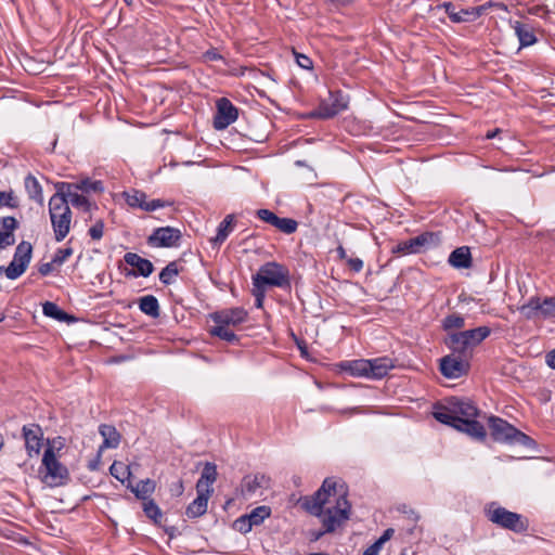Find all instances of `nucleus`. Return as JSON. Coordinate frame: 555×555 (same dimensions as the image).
<instances>
[{"mask_svg": "<svg viewBox=\"0 0 555 555\" xmlns=\"http://www.w3.org/2000/svg\"><path fill=\"white\" fill-rule=\"evenodd\" d=\"M480 415L481 411L472 400L455 396L446 398L443 403H436L433 412L439 423L466 434L475 441L485 442L487 430L477 420Z\"/></svg>", "mask_w": 555, "mask_h": 555, "instance_id": "nucleus-1", "label": "nucleus"}, {"mask_svg": "<svg viewBox=\"0 0 555 555\" xmlns=\"http://www.w3.org/2000/svg\"><path fill=\"white\" fill-rule=\"evenodd\" d=\"M56 190L49 201V215L56 242H62L70 230L72 210L65 192L54 184Z\"/></svg>", "mask_w": 555, "mask_h": 555, "instance_id": "nucleus-2", "label": "nucleus"}, {"mask_svg": "<svg viewBox=\"0 0 555 555\" xmlns=\"http://www.w3.org/2000/svg\"><path fill=\"white\" fill-rule=\"evenodd\" d=\"M487 519L498 527L515 533H525L529 529V520L521 514L501 506L498 502H490L485 507Z\"/></svg>", "mask_w": 555, "mask_h": 555, "instance_id": "nucleus-3", "label": "nucleus"}, {"mask_svg": "<svg viewBox=\"0 0 555 555\" xmlns=\"http://www.w3.org/2000/svg\"><path fill=\"white\" fill-rule=\"evenodd\" d=\"M251 281L253 284L263 286L266 289L269 286L291 289L292 286L288 269L275 261L263 263L258 272L253 275Z\"/></svg>", "mask_w": 555, "mask_h": 555, "instance_id": "nucleus-4", "label": "nucleus"}, {"mask_svg": "<svg viewBox=\"0 0 555 555\" xmlns=\"http://www.w3.org/2000/svg\"><path fill=\"white\" fill-rule=\"evenodd\" d=\"M349 95L341 90H330L328 98L322 99L319 105L308 113V117L312 119H331L348 109Z\"/></svg>", "mask_w": 555, "mask_h": 555, "instance_id": "nucleus-5", "label": "nucleus"}, {"mask_svg": "<svg viewBox=\"0 0 555 555\" xmlns=\"http://www.w3.org/2000/svg\"><path fill=\"white\" fill-rule=\"evenodd\" d=\"M44 472L43 481L51 487L64 486L69 480V472L55 455L53 447L49 446L42 456V464L39 470Z\"/></svg>", "mask_w": 555, "mask_h": 555, "instance_id": "nucleus-6", "label": "nucleus"}, {"mask_svg": "<svg viewBox=\"0 0 555 555\" xmlns=\"http://www.w3.org/2000/svg\"><path fill=\"white\" fill-rule=\"evenodd\" d=\"M336 486L337 482L334 478H325L321 487L312 495L302 498V508L315 517H321L324 505L328 502L331 494L336 492Z\"/></svg>", "mask_w": 555, "mask_h": 555, "instance_id": "nucleus-7", "label": "nucleus"}, {"mask_svg": "<svg viewBox=\"0 0 555 555\" xmlns=\"http://www.w3.org/2000/svg\"><path fill=\"white\" fill-rule=\"evenodd\" d=\"M351 504L347 499V494L343 493L336 500V504L328 507L320 517L322 525L328 533L334 532L338 527L350 518Z\"/></svg>", "mask_w": 555, "mask_h": 555, "instance_id": "nucleus-8", "label": "nucleus"}, {"mask_svg": "<svg viewBox=\"0 0 555 555\" xmlns=\"http://www.w3.org/2000/svg\"><path fill=\"white\" fill-rule=\"evenodd\" d=\"M440 242L439 233L437 232H423L417 236L411 237L406 241L398 243L392 247L393 254H420L431 246L438 245Z\"/></svg>", "mask_w": 555, "mask_h": 555, "instance_id": "nucleus-9", "label": "nucleus"}, {"mask_svg": "<svg viewBox=\"0 0 555 555\" xmlns=\"http://www.w3.org/2000/svg\"><path fill=\"white\" fill-rule=\"evenodd\" d=\"M127 205L134 209H141L143 211H155L159 208L170 207L175 204L173 201L155 198L147 201L145 192L138 189H130L121 193Z\"/></svg>", "mask_w": 555, "mask_h": 555, "instance_id": "nucleus-10", "label": "nucleus"}, {"mask_svg": "<svg viewBox=\"0 0 555 555\" xmlns=\"http://www.w3.org/2000/svg\"><path fill=\"white\" fill-rule=\"evenodd\" d=\"M519 311L527 320L539 315L543 319L555 318V296L545 297L543 300L539 296H532L519 307Z\"/></svg>", "mask_w": 555, "mask_h": 555, "instance_id": "nucleus-11", "label": "nucleus"}, {"mask_svg": "<svg viewBox=\"0 0 555 555\" xmlns=\"http://www.w3.org/2000/svg\"><path fill=\"white\" fill-rule=\"evenodd\" d=\"M31 254L33 246L29 242L23 241L16 246L12 261L4 268L9 280H16L26 271L31 260Z\"/></svg>", "mask_w": 555, "mask_h": 555, "instance_id": "nucleus-12", "label": "nucleus"}, {"mask_svg": "<svg viewBox=\"0 0 555 555\" xmlns=\"http://www.w3.org/2000/svg\"><path fill=\"white\" fill-rule=\"evenodd\" d=\"M181 240V230L167 225L154 229L147 236L146 243L154 248H172L179 247Z\"/></svg>", "mask_w": 555, "mask_h": 555, "instance_id": "nucleus-13", "label": "nucleus"}, {"mask_svg": "<svg viewBox=\"0 0 555 555\" xmlns=\"http://www.w3.org/2000/svg\"><path fill=\"white\" fill-rule=\"evenodd\" d=\"M440 373L450 379H456L468 374L469 358L459 354H448L440 359Z\"/></svg>", "mask_w": 555, "mask_h": 555, "instance_id": "nucleus-14", "label": "nucleus"}, {"mask_svg": "<svg viewBox=\"0 0 555 555\" xmlns=\"http://www.w3.org/2000/svg\"><path fill=\"white\" fill-rule=\"evenodd\" d=\"M216 106L217 112L214 118L215 129H225L237 119L238 109L228 98L217 100Z\"/></svg>", "mask_w": 555, "mask_h": 555, "instance_id": "nucleus-15", "label": "nucleus"}, {"mask_svg": "<svg viewBox=\"0 0 555 555\" xmlns=\"http://www.w3.org/2000/svg\"><path fill=\"white\" fill-rule=\"evenodd\" d=\"M256 217L261 221L272 225L284 234H293L298 228V222L293 218L279 217L267 208L256 210Z\"/></svg>", "mask_w": 555, "mask_h": 555, "instance_id": "nucleus-16", "label": "nucleus"}, {"mask_svg": "<svg viewBox=\"0 0 555 555\" xmlns=\"http://www.w3.org/2000/svg\"><path fill=\"white\" fill-rule=\"evenodd\" d=\"M488 425L491 438L501 443H507L513 439L516 427L502 417L491 415L488 417Z\"/></svg>", "mask_w": 555, "mask_h": 555, "instance_id": "nucleus-17", "label": "nucleus"}, {"mask_svg": "<svg viewBox=\"0 0 555 555\" xmlns=\"http://www.w3.org/2000/svg\"><path fill=\"white\" fill-rule=\"evenodd\" d=\"M22 435L25 440V449L29 457L40 453L43 442V430L38 424L24 425Z\"/></svg>", "mask_w": 555, "mask_h": 555, "instance_id": "nucleus-18", "label": "nucleus"}, {"mask_svg": "<svg viewBox=\"0 0 555 555\" xmlns=\"http://www.w3.org/2000/svg\"><path fill=\"white\" fill-rule=\"evenodd\" d=\"M248 313L242 307H235L230 309H223L209 314V319L215 324L224 326H236L244 323L247 320Z\"/></svg>", "mask_w": 555, "mask_h": 555, "instance_id": "nucleus-19", "label": "nucleus"}, {"mask_svg": "<svg viewBox=\"0 0 555 555\" xmlns=\"http://www.w3.org/2000/svg\"><path fill=\"white\" fill-rule=\"evenodd\" d=\"M60 190L64 191L66 194H70L73 191H80L85 194L90 193H103L104 184L101 180H92L90 178L81 179L78 182H56L55 183Z\"/></svg>", "mask_w": 555, "mask_h": 555, "instance_id": "nucleus-20", "label": "nucleus"}, {"mask_svg": "<svg viewBox=\"0 0 555 555\" xmlns=\"http://www.w3.org/2000/svg\"><path fill=\"white\" fill-rule=\"evenodd\" d=\"M124 260L127 264L131 266L132 268H135L137 270L129 271L127 275L131 276H143L147 278L150 276L154 271L153 263L145 258H142L135 253H126L124 256Z\"/></svg>", "mask_w": 555, "mask_h": 555, "instance_id": "nucleus-21", "label": "nucleus"}, {"mask_svg": "<svg viewBox=\"0 0 555 555\" xmlns=\"http://www.w3.org/2000/svg\"><path fill=\"white\" fill-rule=\"evenodd\" d=\"M443 343L451 353L469 359L473 357V350L468 346L466 338L463 337L462 331L448 333Z\"/></svg>", "mask_w": 555, "mask_h": 555, "instance_id": "nucleus-22", "label": "nucleus"}, {"mask_svg": "<svg viewBox=\"0 0 555 555\" xmlns=\"http://www.w3.org/2000/svg\"><path fill=\"white\" fill-rule=\"evenodd\" d=\"M367 378L380 379L385 377L388 372L395 367L393 360L389 357H378L374 359H366Z\"/></svg>", "mask_w": 555, "mask_h": 555, "instance_id": "nucleus-23", "label": "nucleus"}, {"mask_svg": "<svg viewBox=\"0 0 555 555\" xmlns=\"http://www.w3.org/2000/svg\"><path fill=\"white\" fill-rule=\"evenodd\" d=\"M217 465L211 462H205L203 465L201 477L196 482V491L201 490V492L211 495L214 492L211 486L217 480Z\"/></svg>", "mask_w": 555, "mask_h": 555, "instance_id": "nucleus-24", "label": "nucleus"}, {"mask_svg": "<svg viewBox=\"0 0 555 555\" xmlns=\"http://www.w3.org/2000/svg\"><path fill=\"white\" fill-rule=\"evenodd\" d=\"M337 369L352 377H366V359L345 360L336 364Z\"/></svg>", "mask_w": 555, "mask_h": 555, "instance_id": "nucleus-25", "label": "nucleus"}, {"mask_svg": "<svg viewBox=\"0 0 555 555\" xmlns=\"http://www.w3.org/2000/svg\"><path fill=\"white\" fill-rule=\"evenodd\" d=\"M99 433L103 437V443L100 446V452L104 449H116L120 443L121 436L115 426L108 424H101Z\"/></svg>", "mask_w": 555, "mask_h": 555, "instance_id": "nucleus-26", "label": "nucleus"}, {"mask_svg": "<svg viewBox=\"0 0 555 555\" xmlns=\"http://www.w3.org/2000/svg\"><path fill=\"white\" fill-rule=\"evenodd\" d=\"M511 25L519 40V48H527L537 42L533 28L530 25L519 21L512 22Z\"/></svg>", "mask_w": 555, "mask_h": 555, "instance_id": "nucleus-27", "label": "nucleus"}, {"mask_svg": "<svg viewBox=\"0 0 555 555\" xmlns=\"http://www.w3.org/2000/svg\"><path fill=\"white\" fill-rule=\"evenodd\" d=\"M448 262L455 269H468L473 266L470 249L467 246L455 248L449 256Z\"/></svg>", "mask_w": 555, "mask_h": 555, "instance_id": "nucleus-28", "label": "nucleus"}, {"mask_svg": "<svg viewBox=\"0 0 555 555\" xmlns=\"http://www.w3.org/2000/svg\"><path fill=\"white\" fill-rule=\"evenodd\" d=\"M197 496L186 506L185 515L188 518H198L207 512L208 500L210 495L196 491Z\"/></svg>", "mask_w": 555, "mask_h": 555, "instance_id": "nucleus-29", "label": "nucleus"}, {"mask_svg": "<svg viewBox=\"0 0 555 555\" xmlns=\"http://www.w3.org/2000/svg\"><path fill=\"white\" fill-rule=\"evenodd\" d=\"M126 487L134 494L137 499L144 502L151 499L150 496L154 493L156 483L154 480L146 478L144 480H140L137 486L128 482Z\"/></svg>", "mask_w": 555, "mask_h": 555, "instance_id": "nucleus-30", "label": "nucleus"}, {"mask_svg": "<svg viewBox=\"0 0 555 555\" xmlns=\"http://www.w3.org/2000/svg\"><path fill=\"white\" fill-rule=\"evenodd\" d=\"M463 337L466 338L468 346L474 351V348L480 345L491 334V328L488 326H478L470 330L462 331Z\"/></svg>", "mask_w": 555, "mask_h": 555, "instance_id": "nucleus-31", "label": "nucleus"}, {"mask_svg": "<svg viewBox=\"0 0 555 555\" xmlns=\"http://www.w3.org/2000/svg\"><path fill=\"white\" fill-rule=\"evenodd\" d=\"M139 309L142 313L156 319L160 315L158 299L154 295H146L139 299Z\"/></svg>", "mask_w": 555, "mask_h": 555, "instance_id": "nucleus-32", "label": "nucleus"}, {"mask_svg": "<svg viewBox=\"0 0 555 555\" xmlns=\"http://www.w3.org/2000/svg\"><path fill=\"white\" fill-rule=\"evenodd\" d=\"M42 312L46 317L60 322H72L75 318L62 310L55 302L46 301L42 305Z\"/></svg>", "mask_w": 555, "mask_h": 555, "instance_id": "nucleus-33", "label": "nucleus"}, {"mask_svg": "<svg viewBox=\"0 0 555 555\" xmlns=\"http://www.w3.org/2000/svg\"><path fill=\"white\" fill-rule=\"evenodd\" d=\"M233 223H234V216L233 215H228L219 223V225L217 228L216 236L210 240L212 245L219 246V245H221L227 240V237L229 236V234L233 230Z\"/></svg>", "mask_w": 555, "mask_h": 555, "instance_id": "nucleus-34", "label": "nucleus"}, {"mask_svg": "<svg viewBox=\"0 0 555 555\" xmlns=\"http://www.w3.org/2000/svg\"><path fill=\"white\" fill-rule=\"evenodd\" d=\"M25 190L29 196L30 199H34L35 202L42 204L43 203V194H42V188L37 178L33 175H27L25 178Z\"/></svg>", "mask_w": 555, "mask_h": 555, "instance_id": "nucleus-35", "label": "nucleus"}, {"mask_svg": "<svg viewBox=\"0 0 555 555\" xmlns=\"http://www.w3.org/2000/svg\"><path fill=\"white\" fill-rule=\"evenodd\" d=\"M65 198L76 208H81L85 212H90L92 209H98L95 203H91L85 195L76 191L70 194H65Z\"/></svg>", "mask_w": 555, "mask_h": 555, "instance_id": "nucleus-36", "label": "nucleus"}, {"mask_svg": "<svg viewBox=\"0 0 555 555\" xmlns=\"http://www.w3.org/2000/svg\"><path fill=\"white\" fill-rule=\"evenodd\" d=\"M211 336L219 337L232 345L240 344V337L229 328V326L216 324L208 331Z\"/></svg>", "mask_w": 555, "mask_h": 555, "instance_id": "nucleus-37", "label": "nucleus"}, {"mask_svg": "<svg viewBox=\"0 0 555 555\" xmlns=\"http://www.w3.org/2000/svg\"><path fill=\"white\" fill-rule=\"evenodd\" d=\"M109 474L120 481L122 485H127L130 481L131 470L130 466L119 461H114L109 466Z\"/></svg>", "mask_w": 555, "mask_h": 555, "instance_id": "nucleus-38", "label": "nucleus"}, {"mask_svg": "<svg viewBox=\"0 0 555 555\" xmlns=\"http://www.w3.org/2000/svg\"><path fill=\"white\" fill-rule=\"evenodd\" d=\"M264 479L263 475H247L242 480V493L244 495H253L260 487Z\"/></svg>", "mask_w": 555, "mask_h": 555, "instance_id": "nucleus-39", "label": "nucleus"}, {"mask_svg": "<svg viewBox=\"0 0 555 555\" xmlns=\"http://www.w3.org/2000/svg\"><path fill=\"white\" fill-rule=\"evenodd\" d=\"M143 512L155 525H162L163 512L153 499L143 502Z\"/></svg>", "mask_w": 555, "mask_h": 555, "instance_id": "nucleus-40", "label": "nucleus"}, {"mask_svg": "<svg viewBox=\"0 0 555 555\" xmlns=\"http://www.w3.org/2000/svg\"><path fill=\"white\" fill-rule=\"evenodd\" d=\"M180 269L178 267L177 261H170L160 272H159V281L164 285H170L175 282L176 278L179 275Z\"/></svg>", "mask_w": 555, "mask_h": 555, "instance_id": "nucleus-41", "label": "nucleus"}, {"mask_svg": "<svg viewBox=\"0 0 555 555\" xmlns=\"http://www.w3.org/2000/svg\"><path fill=\"white\" fill-rule=\"evenodd\" d=\"M245 515L250 520L253 527L259 526L271 516V507L267 505H260L254 508L249 514Z\"/></svg>", "mask_w": 555, "mask_h": 555, "instance_id": "nucleus-42", "label": "nucleus"}, {"mask_svg": "<svg viewBox=\"0 0 555 555\" xmlns=\"http://www.w3.org/2000/svg\"><path fill=\"white\" fill-rule=\"evenodd\" d=\"M465 326V319L457 313L448 314L441 322L443 331L449 332L454 328H463Z\"/></svg>", "mask_w": 555, "mask_h": 555, "instance_id": "nucleus-43", "label": "nucleus"}, {"mask_svg": "<svg viewBox=\"0 0 555 555\" xmlns=\"http://www.w3.org/2000/svg\"><path fill=\"white\" fill-rule=\"evenodd\" d=\"M508 444H518L526 448H534L537 443L530 436L526 435L519 429H516L515 435L513 436V439H511Z\"/></svg>", "mask_w": 555, "mask_h": 555, "instance_id": "nucleus-44", "label": "nucleus"}, {"mask_svg": "<svg viewBox=\"0 0 555 555\" xmlns=\"http://www.w3.org/2000/svg\"><path fill=\"white\" fill-rule=\"evenodd\" d=\"M20 223L13 216H7L0 218V231L14 233L18 229Z\"/></svg>", "mask_w": 555, "mask_h": 555, "instance_id": "nucleus-45", "label": "nucleus"}, {"mask_svg": "<svg viewBox=\"0 0 555 555\" xmlns=\"http://www.w3.org/2000/svg\"><path fill=\"white\" fill-rule=\"evenodd\" d=\"M397 511L405 516V518L412 522L413 525H416L417 521L421 519V515L415 509L411 508L406 504H399L397 506Z\"/></svg>", "mask_w": 555, "mask_h": 555, "instance_id": "nucleus-46", "label": "nucleus"}, {"mask_svg": "<svg viewBox=\"0 0 555 555\" xmlns=\"http://www.w3.org/2000/svg\"><path fill=\"white\" fill-rule=\"evenodd\" d=\"M0 207L17 208L18 201L14 196L13 192L0 191Z\"/></svg>", "mask_w": 555, "mask_h": 555, "instance_id": "nucleus-47", "label": "nucleus"}, {"mask_svg": "<svg viewBox=\"0 0 555 555\" xmlns=\"http://www.w3.org/2000/svg\"><path fill=\"white\" fill-rule=\"evenodd\" d=\"M233 528L238 532L246 534L251 531L253 526L250 524V520L244 514L234 520Z\"/></svg>", "mask_w": 555, "mask_h": 555, "instance_id": "nucleus-48", "label": "nucleus"}, {"mask_svg": "<svg viewBox=\"0 0 555 555\" xmlns=\"http://www.w3.org/2000/svg\"><path fill=\"white\" fill-rule=\"evenodd\" d=\"M267 289L263 286L253 284L251 294L255 297V307L257 309L263 308Z\"/></svg>", "mask_w": 555, "mask_h": 555, "instance_id": "nucleus-49", "label": "nucleus"}, {"mask_svg": "<svg viewBox=\"0 0 555 555\" xmlns=\"http://www.w3.org/2000/svg\"><path fill=\"white\" fill-rule=\"evenodd\" d=\"M74 253V249L72 247H65V248H57L54 256H53V262L55 264L61 266L63 264L68 257H70Z\"/></svg>", "mask_w": 555, "mask_h": 555, "instance_id": "nucleus-50", "label": "nucleus"}, {"mask_svg": "<svg viewBox=\"0 0 555 555\" xmlns=\"http://www.w3.org/2000/svg\"><path fill=\"white\" fill-rule=\"evenodd\" d=\"M104 221L99 219L94 222V224L89 229V235L93 241H99L103 237L104 233Z\"/></svg>", "mask_w": 555, "mask_h": 555, "instance_id": "nucleus-51", "label": "nucleus"}, {"mask_svg": "<svg viewBox=\"0 0 555 555\" xmlns=\"http://www.w3.org/2000/svg\"><path fill=\"white\" fill-rule=\"evenodd\" d=\"M294 55H295L296 63L298 64L299 67H301L304 69H312L313 62L308 55L296 52V51H294Z\"/></svg>", "mask_w": 555, "mask_h": 555, "instance_id": "nucleus-52", "label": "nucleus"}, {"mask_svg": "<svg viewBox=\"0 0 555 555\" xmlns=\"http://www.w3.org/2000/svg\"><path fill=\"white\" fill-rule=\"evenodd\" d=\"M450 20L453 23H465V22H472V16H469L468 9H462L459 12H455L453 14H450Z\"/></svg>", "mask_w": 555, "mask_h": 555, "instance_id": "nucleus-53", "label": "nucleus"}, {"mask_svg": "<svg viewBox=\"0 0 555 555\" xmlns=\"http://www.w3.org/2000/svg\"><path fill=\"white\" fill-rule=\"evenodd\" d=\"M490 7H492L491 1H489L485 4H481V5H478V7L469 8L468 12H469V16H472V22L477 20L478 17H480L486 12V10Z\"/></svg>", "mask_w": 555, "mask_h": 555, "instance_id": "nucleus-54", "label": "nucleus"}, {"mask_svg": "<svg viewBox=\"0 0 555 555\" xmlns=\"http://www.w3.org/2000/svg\"><path fill=\"white\" fill-rule=\"evenodd\" d=\"M15 243L14 233H8L0 231V249H5L7 247L13 245Z\"/></svg>", "mask_w": 555, "mask_h": 555, "instance_id": "nucleus-55", "label": "nucleus"}, {"mask_svg": "<svg viewBox=\"0 0 555 555\" xmlns=\"http://www.w3.org/2000/svg\"><path fill=\"white\" fill-rule=\"evenodd\" d=\"M204 59L209 62L223 60V56L217 51V49H209L204 53Z\"/></svg>", "mask_w": 555, "mask_h": 555, "instance_id": "nucleus-56", "label": "nucleus"}, {"mask_svg": "<svg viewBox=\"0 0 555 555\" xmlns=\"http://www.w3.org/2000/svg\"><path fill=\"white\" fill-rule=\"evenodd\" d=\"M347 263L357 273L363 269V261L360 258H348Z\"/></svg>", "mask_w": 555, "mask_h": 555, "instance_id": "nucleus-57", "label": "nucleus"}, {"mask_svg": "<svg viewBox=\"0 0 555 555\" xmlns=\"http://www.w3.org/2000/svg\"><path fill=\"white\" fill-rule=\"evenodd\" d=\"M53 264H55V262H53V259L50 262L41 263L38 267V272L42 276H47L53 271Z\"/></svg>", "mask_w": 555, "mask_h": 555, "instance_id": "nucleus-58", "label": "nucleus"}, {"mask_svg": "<svg viewBox=\"0 0 555 555\" xmlns=\"http://www.w3.org/2000/svg\"><path fill=\"white\" fill-rule=\"evenodd\" d=\"M395 534V529L388 528L386 529L383 534L376 540L382 546L389 541Z\"/></svg>", "mask_w": 555, "mask_h": 555, "instance_id": "nucleus-59", "label": "nucleus"}, {"mask_svg": "<svg viewBox=\"0 0 555 555\" xmlns=\"http://www.w3.org/2000/svg\"><path fill=\"white\" fill-rule=\"evenodd\" d=\"M325 533H328L327 531H325V529L323 528V530H309L308 532V538H309V541L310 542H317L319 541Z\"/></svg>", "mask_w": 555, "mask_h": 555, "instance_id": "nucleus-60", "label": "nucleus"}, {"mask_svg": "<svg viewBox=\"0 0 555 555\" xmlns=\"http://www.w3.org/2000/svg\"><path fill=\"white\" fill-rule=\"evenodd\" d=\"M382 545L375 541L372 545H370L367 548L364 550V555H378V553L382 550Z\"/></svg>", "mask_w": 555, "mask_h": 555, "instance_id": "nucleus-61", "label": "nucleus"}, {"mask_svg": "<svg viewBox=\"0 0 555 555\" xmlns=\"http://www.w3.org/2000/svg\"><path fill=\"white\" fill-rule=\"evenodd\" d=\"M101 453L100 450L98 451V455L95 459L91 460L89 463H88V468L89 470L91 472H94V470H98L99 469V466H100V462H101Z\"/></svg>", "mask_w": 555, "mask_h": 555, "instance_id": "nucleus-62", "label": "nucleus"}, {"mask_svg": "<svg viewBox=\"0 0 555 555\" xmlns=\"http://www.w3.org/2000/svg\"><path fill=\"white\" fill-rule=\"evenodd\" d=\"M437 9H443L448 16L450 17V14L454 13V4L450 1L443 2L436 7Z\"/></svg>", "mask_w": 555, "mask_h": 555, "instance_id": "nucleus-63", "label": "nucleus"}, {"mask_svg": "<svg viewBox=\"0 0 555 555\" xmlns=\"http://www.w3.org/2000/svg\"><path fill=\"white\" fill-rule=\"evenodd\" d=\"M545 361L551 369L555 370V348L546 353Z\"/></svg>", "mask_w": 555, "mask_h": 555, "instance_id": "nucleus-64", "label": "nucleus"}]
</instances>
